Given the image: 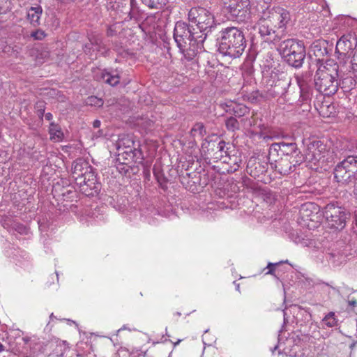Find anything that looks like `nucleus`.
<instances>
[{
  "label": "nucleus",
  "mask_w": 357,
  "mask_h": 357,
  "mask_svg": "<svg viewBox=\"0 0 357 357\" xmlns=\"http://www.w3.org/2000/svg\"><path fill=\"white\" fill-rule=\"evenodd\" d=\"M298 89L292 91L290 89L291 79L284 76L274 81L271 85L268 93L272 97L280 96L289 105L302 106L307 105L311 100V88L303 77L296 76Z\"/></svg>",
  "instance_id": "nucleus-1"
},
{
  "label": "nucleus",
  "mask_w": 357,
  "mask_h": 357,
  "mask_svg": "<svg viewBox=\"0 0 357 357\" xmlns=\"http://www.w3.org/2000/svg\"><path fill=\"white\" fill-rule=\"evenodd\" d=\"M206 33H198L195 29L183 22H177L174 29V38L178 47L183 52H188L190 56L195 55L203 48Z\"/></svg>",
  "instance_id": "nucleus-2"
},
{
  "label": "nucleus",
  "mask_w": 357,
  "mask_h": 357,
  "mask_svg": "<svg viewBox=\"0 0 357 357\" xmlns=\"http://www.w3.org/2000/svg\"><path fill=\"white\" fill-rule=\"evenodd\" d=\"M217 39L218 52L224 56L238 58L246 47L245 35L242 30L235 26L222 29Z\"/></svg>",
  "instance_id": "nucleus-3"
},
{
  "label": "nucleus",
  "mask_w": 357,
  "mask_h": 357,
  "mask_svg": "<svg viewBox=\"0 0 357 357\" xmlns=\"http://www.w3.org/2000/svg\"><path fill=\"white\" fill-rule=\"evenodd\" d=\"M339 66L334 61L321 63L314 75V87L324 96L335 93L340 83L338 81Z\"/></svg>",
  "instance_id": "nucleus-4"
},
{
  "label": "nucleus",
  "mask_w": 357,
  "mask_h": 357,
  "mask_svg": "<svg viewBox=\"0 0 357 357\" xmlns=\"http://www.w3.org/2000/svg\"><path fill=\"white\" fill-rule=\"evenodd\" d=\"M279 51L284 61L296 68H301L304 62L306 52L304 43L297 39H287L281 42Z\"/></svg>",
  "instance_id": "nucleus-5"
},
{
  "label": "nucleus",
  "mask_w": 357,
  "mask_h": 357,
  "mask_svg": "<svg viewBox=\"0 0 357 357\" xmlns=\"http://www.w3.org/2000/svg\"><path fill=\"white\" fill-rule=\"evenodd\" d=\"M323 215L328 227L337 230L344 228L347 220L350 217V213L344 208L334 202H331L324 207Z\"/></svg>",
  "instance_id": "nucleus-6"
},
{
  "label": "nucleus",
  "mask_w": 357,
  "mask_h": 357,
  "mask_svg": "<svg viewBox=\"0 0 357 357\" xmlns=\"http://www.w3.org/2000/svg\"><path fill=\"white\" fill-rule=\"evenodd\" d=\"M334 177L338 183L349 184L357 178V155H349L339 162L334 169Z\"/></svg>",
  "instance_id": "nucleus-7"
},
{
  "label": "nucleus",
  "mask_w": 357,
  "mask_h": 357,
  "mask_svg": "<svg viewBox=\"0 0 357 357\" xmlns=\"http://www.w3.org/2000/svg\"><path fill=\"white\" fill-rule=\"evenodd\" d=\"M188 20L197 26L199 30L198 33H205L215 24L214 16L211 12L200 6L193 7L189 10Z\"/></svg>",
  "instance_id": "nucleus-8"
},
{
  "label": "nucleus",
  "mask_w": 357,
  "mask_h": 357,
  "mask_svg": "<svg viewBox=\"0 0 357 357\" xmlns=\"http://www.w3.org/2000/svg\"><path fill=\"white\" fill-rule=\"evenodd\" d=\"M326 146L321 141L314 140L307 145L303 161L305 160L311 168L325 162Z\"/></svg>",
  "instance_id": "nucleus-9"
},
{
  "label": "nucleus",
  "mask_w": 357,
  "mask_h": 357,
  "mask_svg": "<svg viewBox=\"0 0 357 357\" xmlns=\"http://www.w3.org/2000/svg\"><path fill=\"white\" fill-rule=\"evenodd\" d=\"M267 15L264 10L258 20L259 33L261 37L265 38L266 41L277 43L280 40L281 37L276 32L277 26Z\"/></svg>",
  "instance_id": "nucleus-10"
},
{
  "label": "nucleus",
  "mask_w": 357,
  "mask_h": 357,
  "mask_svg": "<svg viewBox=\"0 0 357 357\" xmlns=\"http://www.w3.org/2000/svg\"><path fill=\"white\" fill-rule=\"evenodd\" d=\"M264 12L274 23L278 29H282L284 32L291 24V16L290 12L280 6L268 7Z\"/></svg>",
  "instance_id": "nucleus-11"
},
{
  "label": "nucleus",
  "mask_w": 357,
  "mask_h": 357,
  "mask_svg": "<svg viewBox=\"0 0 357 357\" xmlns=\"http://www.w3.org/2000/svg\"><path fill=\"white\" fill-rule=\"evenodd\" d=\"M226 142L223 140L207 141L202 144V151L207 158H213L215 160L227 159L229 157L227 149L225 150Z\"/></svg>",
  "instance_id": "nucleus-12"
},
{
  "label": "nucleus",
  "mask_w": 357,
  "mask_h": 357,
  "mask_svg": "<svg viewBox=\"0 0 357 357\" xmlns=\"http://www.w3.org/2000/svg\"><path fill=\"white\" fill-rule=\"evenodd\" d=\"M357 47L355 34L349 33L343 35L337 42L335 52L340 55L351 56Z\"/></svg>",
  "instance_id": "nucleus-13"
},
{
  "label": "nucleus",
  "mask_w": 357,
  "mask_h": 357,
  "mask_svg": "<svg viewBox=\"0 0 357 357\" xmlns=\"http://www.w3.org/2000/svg\"><path fill=\"white\" fill-rule=\"evenodd\" d=\"M296 160H291V158L288 157L282 158L278 160H275V162H270V165L272 169H274L279 174L282 175H287L291 172H294L296 165H300L303 162L302 155L296 154Z\"/></svg>",
  "instance_id": "nucleus-14"
},
{
  "label": "nucleus",
  "mask_w": 357,
  "mask_h": 357,
  "mask_svg": "<svg viewBox=\"0 0 357 357\" xmlns=\"http://www.w3.org/2000/svg\"><path fill=\"white\" fill-rule=\"evenodd\" d=\"M84 182L76 183L79 185V191L87 197H93L98 195L100 190L101 185L97 181L94 172L85 175L82 178Z\"/></svg>",
  "instance_id": "nucleus-15"
},
{
  "label": "nucleus",
  "mask_w": 357,
  "mask_h": 357,
  "mask_svg": "<svg viewBox=\"0 0 357 357\" xmlns=\"http://www.w3.org/2000/svg\"><path fill=\"white\" fill-rule=\"evenodd\" d=\"M118 149L126 154L132 160L138 162L143 159L142 151L135 146V142L130 139H123L118 142Z\"/></svg>",
  "instance_id": "nucleus-16"
},
{
  "label": "nucleus",
  "mask_w": 357,
  "mask_h": 357,
  "mask_svg": "<svg viewBox=\"0 0 357 357\" xmlns=\"http://www.w3.org/2000/svg\"><path fill=\"white\" fill-rule=\"evenodd\" d=\"M93 168L86 161L78 159L74 161L72 166V176L76 183H81L85 175L93 172Z\"/></svg>",
  "instance_id": "nucleus-17"
},
{
  "label": "nucleus",
  "mask_w": 357,
  "mask_h": 357,
  "mask_svg": "<svg viewBox=\"0 0 357 357\" xmlns=\"http://www.w3.org/2000/svg\"><path fill=\"white\" fill-rule=\"evenodd\" d=\"M221 106L226 113L235 117L240 118L250 112V109L246 105L232 100H227L222 103Z\"/></svg>",
  "instance_id": "nucleus-18"
},
{
  "label": "nucleus",
  "mask_w": 357,
  "mask_h": 357,
  "mask_svg": "<svg viewBox=\"0 0 357 357\" xmlns=\"http://www.w3.org/2000/svg\"><path fill=\"white\" fill-rule=\"evenodd\" d=\"M310 56L319 63L323 62L325 56L328 54L327 43L325 40H316L310 46Z\"/></svg>",
  "instance_id": "nucleus-19"
},
{
  "label": "nucleus",
  "mask_w": 357,
  "mask_h": 357,
  "mask_svg": "<svg viewBox=\"0 0 357 357\" xmlns=\"http://www.w3.org/2000/svg\"><path fill=\"white\" fill-rule=\"evenodd\" d=\"M250 0H241L231 17L238 22H245L250 18Z\"/></svg>",
  "instance_id": "nucleus-20"
},
{
  "label": "nucleus",
  "mask_w": 357,
  "mask_h": 357,
  "mask_svg": "<svg viewBox=\"0 0 357 357\" xmlns=\"http://www.w3.org/2000/svg\"><path fill=\"white\" fill-rule=\"evenodd\" d=\"M272 151L280 152L281 154L288 157L293 153H296L298 148L296 144L294 142L286 143L282 142L272 144L270 148V154Z\"/></svg>",
  "instance_id": "nucleus-21"
},
{
  "label": "nucleus",
  "mask_w": 357,
  "mask_h": 357,
  "mask_svg": "<svg viewBox=\"0 0 357 357\" xmlns=\"http://www.w3.org/2000/svg\"><path fill=\"white\" fill-rule=\"evenodd\" d=\"M43 13V9L41 6H38L36 7H31L27 13V18L30 23L34 26L40 25V20Z\"/></svg>",
  "instance_id": "nucleus-22"
},
{
  "label": "nucleus",
  "mask_w": 357,
  "mask_h": 357,
  "mask_svg": "<svg viewBox=\"0 0 357 357\" xmlns=\"http://www.w3.org/2000/svg\"><path fill=\"white\" fill-rule=\"evenodd\" d=\"M50 139L55 142H61L63 139V132L59 125L52 121L49 127Z\"/></svg>",
  "instance_id": "nucleus-23"
},
{
  "label": "nucleus",
  "mask_w": 357,
  "mask_h": 357,
  "mask_svg": "<svg viewBox=\"0 0 357 357\" xmlns=\"http://www.w3.org/2000/svg\"><path fill=\"white\" fill-rule=\"evenodd\" d=\"M220 1L227 13L231 16L241 0H220Z\"/></svg>",
  "instance_id": "nucleus-24"
},
{
  "label": "nucleus",
  "mask_w": 357,
  "mask_h": 357,
  "mask_svg": "<svg viewBox=\"0 0 357 357\" xmlns=\"http://www.w3.org/2000/svg\"><path fill=\"white\" fill-rule=\"evenodd\" d=\"M102 79L104 82L114 86L120 82V77L117 74H111L110 73H103Z\"/></svg>",
  "instance_id": "nucleus-25"
},
{
  "label": "nucleus",
  "mask_w": 357,
  "mask_h": 357,
  "mask_svg": "<svg viewBox=\"0 0 357 357\" xmlns=\"http://www.w3.org/2000/svg\"><path fill=\"white\" fill-rule=\"evenodd\" d=\"M225 126L228 131L235 132L240 130V123L236 117L230 116L225 119Z\"/></svg>",
  "instance_id": "nucleus-26"
},
{
  "label": "nucleus",
  "mask_w": 357,
  "mask_h": 357,
  "mask_svg": "<svg viewBox=\"0 0 357 357\" xmlns=\"http://www.w3.org/2000/svg\"><path fill=\"white\" fill-rule=\"evenodd\" d=\"M142 3L149 8L160 9L167 2V0H141Z\"/></svg>",
  "instance_id": "nucleus-27"
},
{
  "label": "nucleus",
  "mask_w": 357,
  "mask_h": 357,
  "mask_svg": "<svg viewBox=\"0 0 357 357\" xmlns=\"http://www.w3.org/2000/svg\"><path fill=\"white\" fill-rule=\"evenodd\" d=\"M337 322L338 320L333 312L328 313L322 319V324L329 328L336 326Z\"/></svg>",
  "instance_id": "nucleus-28"
},
{
  "label": "nucleus",
  "mask_w": 357,
  "mask_h": 357,
  "mask_svg": "<svg viewBox=\"0 0 357 357\" xmlns=\"http://www.w3.org/2000/svg\"><path fill=\"white\" fill-rule=\"evenodd\" d=\"M255 170L251 169L250 172H249V174L252 176H259V174H264L267 170V167H268L267 162H261L259 161L257 162H255Z\"/></svg>",
  "instance_id": "nucleus-29"
},
{
  "label": "nucleus",
  "mask_w": 357,
  "mask_h": 357,
  "mask_svg": "<svg viewBox=\"0 0 357 357\" xmlns=\"http://www.w3.org/2000/svg\"><path fill=\"white\" fill-rule=\"evenodd\" d=\"M191 133L194 136L197 134L200 137L204 136L206 131L204 123L201 122L196 123L191 129Z\"/></svg>",
  "instance_id": "nucleus-30"
},
{
  "label": "nucleus",
  "mask_w": 357,
  "mask_h": 357,
  "mask_svg": "<svg viewBox=\"0 0 357 357\" xmlns=\"http://www.w3.org/2000/svg\"><path fill=\"white\" fill-rule=\"evenodd\" d=\"M45 102L43 100H38L36 102L35 109L36 112L40 119H43L45 111Z\"/></svg>",
  "instance_id": "nucleus-31"
},
{
  "label": "nucleus",
  "mask_w": 357,
  "mask_h": 357,
  "mask_svg": "<svg viewBox=\"0 0 357 357\" xmlns=\"http://www.w3.org/2000/svg\"><path fill=\"white\" fill-rule=\"evenodd\" d=\"M241 161L242 160L241 158L236 157L234 155H233L232 157L229 155V157L227 159H225L223 160L224 162L229 163V164H231V163L234 164V167L232 171H236L240 167Z\"/></svg>",
  "instance_id": "nucleus-32"
},
{
  "label": "nucleus",
  "mask_w": 357,
  "mask_h": 357,
  "mask_svg": "<svg viewBox=\"0 0 357 357\" xmlns=\"http://www.w3.org/2000/svg\"><path fill=\"white\" fill-rule=\"evenodd\" d=\"M31 37L33 38L34 40H41L46 37V33L42 29H37L35 31L31 33Z\"/></svg>",
  "instance_id": "nucleus-33"
},
{
  "label": "nucleus",
  "mask_w": 357,
  "mask_h": 357,
  "mask_svg": "<svg viewBox=\"0 0 357 357\" xmlns=\"http://www.w3.org/2000/svg\"><path fill=\"white\" fill-rule=\"evenodd\" d=\"M87 104L96 107H100L103 105V101L102 99L98 98L96 96H91L87 99Z\"/></svg>",
  "instance_id": "nucleus-34"
},
{
  "label": "nucleus",
  "mask_w": 357,
  "mask_h": 357,
  "mask_svg": "<svg viewBox=\"0 0 357 357\" xmlns=\"http://www.w3.org/2000/svg\"><path fill=\"white\" fill-rule=\"evenodd\" d=\"M11 47L9 46L4 40L0 39V53H9Z\"/></svg>",
  "instance_id": "nucleus-35"
},
{
  "label": "nucleus",
  "mask_w": 357,
  "mask_h": 357,
  "mask_svg": "<svg viewBox=\"0 0 357 357\" xmlns=\"http://www.w3.org/2000/svg\"><path fill=\"white\" fill-rule=\"evenodd\" d=\"M351 68L354 72H357V50L355 51L351 60Z\"/></svg>",
  "instance_id": "nucleus-36"
},
{
  "label": "nucleus",
  "mask_w": 357,
  "mask_h": 357,
  "mask_svg": "<svg viewBox=\"0 0 357 357\" xmlns=\"http://www.w3.org/2000/svg\"><path fill=\"white\" fill-rule=\"evenodd\" d=\"M282 262H279V263H268V265H267V268L268 269V272L266 273V274H270V275H274V273H275V267L278 266L280 264H281Z\"/></svg>",
  "instance_id": "nucleus-37"
},
{
  "label": "nucleus",
  "mask_w": 357,
  "mask_h": 357,
  "mask_svg": "<svg viewBox=\"0 0 357 357\" xmlns=\"http://www.w3.org/2000/svg\"><path fill=\"white\" fill-rule=\"evenodd\" d=\"M339 82L340 83V85L342 84V88H346L344 86L345 84H349L347 86L348 89L354 85V79L351 77H346L342 81V82Z\"/></svg>",
  "instance_id": "nucleus-38"
},
{
  "label": "nucleus",
  "mask_w": 357,
  "mask_h": 357,
  "mask_svg": "<svg viewBox=\"0 0 357 357\" xmlns=\"http://www.w3.org/2000/svg\"><path fill=\"white\" fill-rule=\"evenodd\" d=\"M89 40H90L91 45H92L93 46H99L101 43L100 39H99L98 38H95V37L89 38Z\"/></svg>",
  "instance_id": "nucleus-39"
},
{
  "label": "nucleus",
  "mask_w": 357,
  "mask_h": 357,
  "mask_svg": "<svg viewBox=\"0 0 357 357\" xmlns=\"http://www.w3.org/2000/svg\"><path fill=\"white\" fill-rule=\"evenodd\" d=\"M116 34L115 29L111 26H109L107 29V36H113Z\"/></svg>",
  "instance_id": "nucleus-40"
},
{
  "label": "nucleus",
  "mask_w": 357,
  "mask_h": 357,
  "mask_svg": "<svg viewBox=\"0 0 357 357\" xmlns=\"http://www.w3.org/2000/svg\"><path fill=\"white\" fill-rule=\"evenodd\" d=\"M92 45H91V43L89 44H86L84 47V52L86 53V54H88V53H90L91 52V47H92Z\"/></svg>",
  "instance_id": "nucleus-41"
},
{
  "label": "nucleus",
  "mask_w": 357,
  "mask_h": 357,
  "mask_svg": "<svg viewBox=\"0 0 357 357\" xmlns=\"http://www.w3.org/2000/svg\"><path fill=\"white\" fill-rule=\"evenodd\" d=\"M312 206H313L312 204H305L301 206V210L307 211V210H309Z\"/></svg>",
  "instance_id": "nucleus-42"
},
{
  "label": "nucleus",
  "mask_w": 357,
  "mask_h": 357,
  "mask_svg": "<svg viewBox=\"0 0 357 357\" xmlns=\"http://www.w3.org/2000/svg\"><path fill=\"white\" fill-rule=\"evenodd\" d=\"M44 116L47 121H51L53 119V115L50 112H47L44 114Z\"/></svg>",
  "instance_id": "nucleus-43"
},
{
  "label": "nucleus",
  "mask_w": 357,
  "mask_h": 357,
  "mask_svg": "<svg viewBox=\"0 0 357 357\" xmlns=\"http://www.w3.org/2000/svg\"><path fill=\"white\" fill-rule=\"evenodd\" d=\"M354 190L353 192L355 195V197L357 198V178L354 179Z\"/></svg>",
  "instance_id": "nucleus-44"
},
{
  "label": "nucleus",
  "mask_w": 357,
  "mask_h": 357,
  "mask_svg": "<svg viewBox=\"0 0 357 357\" xmlns=\"http://www.w3.org/2000/svg\"><path fill=\"white\" fill-rule=\"evenodd\" d=\"M101 122L99 120H95L93 123V126L96 128H98L100 126Z\"/></svg>",
  "instance_id": "nucleus-45"
},
{
  "label": "nucleus",
  "mask_w": 357,
  "mask_h": 357,
  "mask_svg": "<svg viewBox=\"0 0 357 357\" xmlns=\"http://www.w3.org/2000/svg\"><path fill=\"white\" fill-rule=\"evenodd\" d=\"M349 305L351 307H355L357 305V302L356 300L349 301Z\"/></svg>",
  "instance_id": "nucleus-46"
},
{
  "label": "nucleus",
  "mask_w": 357,
  "mask_h": 357,
  "mask_svg": "<svg viewBox=\"0 0 357 357\" xmlns=\"http://www.w3.org/2000/svg\"><path fill=\"white\" fill-rule=\"evenodd\" d=\"M4 350H5V346L3 344L0 343V352L3 351Z\"/></svg>",
  "instance_id": "nucleus-47"
},
{
  "label": "nucleus",
  "mask_w": 357,
  "mask_h": 357,
  "mask_svg": "<svg viewBox=\"0 0 357 357\" xmlns=\"http://www.w3.org/2000/svg\"><path fill=\"white\" fill-rule=\"evenodd\" d=\"M182 341V340L179 339L176 342H174V347H175L176 345H178Z\"/></svg>",
  "instance_id": "nucleus-48"
},
{
  "label": "nucleus",
  "mask_w": 357,
  "mask_h": 357,
  "mask_svg": "<svg viewBox=\"0 0 357 357\" xmlns=\"http://www.w3.org/2000/svg\"><path fill=\"white\" fill-rule=\"evenodd\" d=\"M72 192H72L71 190H67V192H66V193H67L68 195H69V194H70V193H72ZM63 197H65V196H66V192L63 193Z\"/></svg>",
  "instance_id": "nucleus-49"
},
{
  "label": "nucleus",
  "mask_w": 357,
  "mask_h": 357,
  "mask_svg": "<svg viewBox=\"0 0 357 357\" xmlns=\"http://www.w3.org/2000/svg\"><path fill=\"white\" fill-rule=\"evenodd\" d=\"M53 318H54V314L52 313L50 316V319L52 320Z\"/></svg>",
  "instance_id": "nucleus-50"
},
{
  "label": "nucleus",
  "mask_w": 357,
  "mask_h": 357,
  "mask_svg": "<svg viewBox=\"0 0 357 357\" xmlns=\"http://www.w3.org/2000/svg\"><path fill=\"white\" fill-rule=\"evenodd\" d=\"M98 134H99V135H98V136H100V135H102V131H101V130H98Z\"/></svg>",
  "instance_id": "nucleus-51"
},
{
  "label": "nucleus",
  "mask_w": 357,
  "mask_h": 357,
  "mask_svg": "<svg viewBox=\"0 0 357 357\" xmlns=\"http://www.w3.org/2000/svg\"><path fill=\"white\" fill-rule=\"evenodd\" d=\"M176 314L177 316H181V312H176Z\"/></svg>",
  "instance_id": "nucleus-52"
},
{
  "label": "nucleus",
  "mask_w": 357,
  "mask_h": 357,
  "mask_svg": "<svg viewBox=\"0 0 357 357\" xmlns=\"http://www.w3.org/2000/svg\"><path fill=\"white\" fill-rule=\"evenodd\" d=\"M236 289H239V284H237Z\"/></svg>",
  "instance_id": "nucleus-53"
},
{
  "label": "nucleus",
  "mask_w": 357,
  "mask_h": 357,
  "mask_svg": "<svg viewBox=\"0 0 357 357\" xmlns=\"http://www.w3.org/2000/svg\"><path fill=\"white\" fill-rule=\"evenodd\" d=\"M166 335H167L168 337H169V335H168L167 332L166 331Z\"/></svg>",
  "instance_id": "nucleus-54"
},
{
  "label": "nucleus",
  "mask_w": 357,
  "mask_h": 357,
  "mask_svg": "<svg viewBox=\"0 0 357 357\" xmlns=\"http://www.w3.org/2000/svg\"><path fill=\"white\" fill-rule=\"evenodd\" d=\"M133 1H134V0H130L131 3H132Z\"/></svg>",
  "instance_id": "nucleus-55"
}]
</instances>
